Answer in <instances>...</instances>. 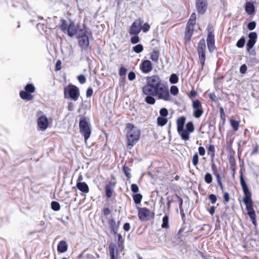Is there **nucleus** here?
<instances>
[{"label": "nucleus", "instance_id": "nucleus-1", "mask_svg": "<svg viewBox=\"0 0 259 259\" xmlns=\"http://www.w3.org/2000/svg\"><path fill=\"white\" fill-rule=\"evenodd\" d=\"M240 184L243 192V201L245 204L246 208L247 211V214L249 215L252 224L254 227L257 226V222L256 221L255 212L253 208V201L251 199V193L249 191L248 187L244 180L242 174H241L240 177Z\"/></svg>", "mask_w": 259, "mask_h": 259}, {"label": "nucleus", "instance_id": "nucleus-2", "mask_svg": "<svg viewBox=\"0 0 259 259\" xmlns=\"http://www.w3.org/2000/svg\"><path fill=\"white\" fill-rule=\"evenodd\" d=\"M162 83L161 80L158 75L147 77L146 84L142 89L143 94L145 95H152Z\"/></svg>", "mask_w": 259, "mask_h": 259}, {"label": "nucleus", "instance_id": "nucleus-3", "mask_svg": "<svg viewBox=\"0 0 259 259\" xmlns=\"http://www.w3.org/2000/svg\"><path fill=\"white\" fill-rule=\"evenodd\" d=\"M126 130L127 145L133 147L140 139V131L131 123L126 124Z\"/></svg>", "mask_w": 259, "mask_h": 259}, {"label": "nucleus", "instance_id": "nucleus-4", "mask_svg": "<svg viewBox=\"0 0 259 259\" xmlns=\"http://www.w3.org/2000/svg\"><path fill=\"white\" fill-rule=\"evenodd\" d=\"M156 96L158 99L167 101L170 100V96L169 93L168 87L162 83L154 93L152 94Z\"/></svg>", "mask_w": 259, "mask_h": 259}, {"label": "nucleus", "instance_id": "nucleus-5", "mask_svg": "<svg viewBox=\"0 0 259 259\" xmlns=\"http://www.w3.org/2000/svg\"><path fill=\"white\" fill-rule=\"evenodd\" d=\"M24 91L20 92L21 98L26 101H31L33 99V96L31 93L34 92L35 88L32 84H28L25 87Z\"/></svg>", "mask_w": 259, "mask_h": 259}, {"label": "nucleus", "instance_id": "nucleus-6", "mask_svg": "<svg viewBox=\"0 0 259 259\" xmlns=\"http://www.w3.org/2000/svg\"><path fill=\"white\" fill-rule=\"evenodd\" d=\"M65 97L67 98L66 95H68L70 98L76 101L79 96L78 89L75 85H69L64 89Z\"/></svg>", "mask_w": 259, "mask_h": 259}, {"label": "nucleus", "instance_id": "nucleus-7", "mask_svg": "<svg viewBox=\"0 0 259 259\" xmlns=\"http://www.w3.org/2000/svg\"><path fill=\"white\" fill-rule=\"evenodd\" d=\"M197 52L201 67L203 68L205 64L206 53V45L204 39H202L199 41L197 47Z\"/></svg>", "mask_w": 259, "mask_h": 259}, {"label": "nucleus", "instance_id": "nucleus-8", "mask_svg": "<svg viewBox=\"0 0 259 259\" xmlns=\"http://www.w3.org/2000/svg\"><path fill=\"white\" fill-rule=\"evenodd\" d=\"M80 132L83 135L85 142L89 138L91 135V127L90 124L84 119L80 120L79 122Z\"/></svg>", "mask_w": 259, "mask_h": 259}, {"label": "nucleus", "instance_id": "nucleus-9", "mask_svg": "<svg viewBox=\"0 0 259 259\" xmlns=\"http://www.w3.org/2000/svg\"><path fill=\"white\" fill-rule=\"evenodd\" d=\"M185 122V118L181 117L177 119V131L179 134L181 136V138L185 141L188 139L187 133L184 132V125Z\"/></svg>", "mask_w": 259, "mask_h": 259}, {"label": "nucleus", "instance_id": "nucleus-10", "mask_svg": "<svg viewBox=\"0 0 259 259\" xmlns=\"http://www.w3.org/2000/svg\"><path fill=\"white\" fill-rule=\"evenodd\" d=\"M249 40L246 45V49L251 55H255V51L252 48L256 42L257 34L255 32H250L248 34Z\"/></svg>", "mask_w": 259, "mask_h": 259}, {"label": "nucleus", "instance_id": "nucleus-11", "mask_svg": "<svg viewBox=\"0 0 259 259\" xmlns=\"http://www.w3.org/2000/svg\"><path fill=\"white\" fill-rule=\"evenodd\" d=\"M193 115L196 118H199L203 114V111L201 102L198 100H192Z\"/></svg>", "mask_w": 259, "mask_h": 259}, {"label": "nucleus", "instance_id": "nucleus-12", "mask_svg": "<svg viewBox=\"0 0 259 259\" xmlns=\"http://www.w3.org/2000/svg\"><path fill=\"white\" fill-rule=\"evenodd\" d=\"M143 21L141 19H137L132 24L129 30V33L131 35H137L139 34L141 29V25Z\"/></svg>", "mask_w": 259, "mask_h": 259}, {"label": "nucleus", "instance_id": "nucleus-13", "mask_svg": "<svg viewBox=\"0 0 259 259\" xmlns=\"http://www.w3.org/2000/svg\"><path fill=\"white\" fill-rule=\"evenodd\" d=\"M196 10L199 14H203L207 8V0H196Z\"/></svg>", "mask_w": 259, "mask_h": 259}, {"label": "nucleus", "instance_id": "nucleus-14", "mask_svg": "<svg viewBox=\"0 0 259 259\" xmlns=\"http://www.w3.org/2000/svg\"><path fill=\"white\" fill-rule=\"evenodd\" d=\"M206 42L209 51L210 52H213L215 48L214 45V36L213 32L211 31L210 29L208 30Z\"/></svg>", "mask_w": 259, "mask_h": 259}, {"label": "nucleus", "instance_id": "nucleus-15", "mask_svg": "<svg viewBox=\"0 0 259 259\" xmlns=\"http://www.w3.org/2000/svg\"><path fill=\"white\" fill-rule=\"evenodd\" d=\"M78 45L81 51H87L89 47V40L88 35H81L78 39Z\"/></svg>", "mask_w": 259, "mask_h": 259}, {"label": "nucleus", "instance_id": "nucleus-16", "mask_svg": "<svg viewBox=\"0 0 259 259\" xmlns=\"http://www.w3.org/2000/svg\"><path fill=\"white\" fill-rule=\"evenodd\" d=\"M151 215V211L148 208L143 207L139 209L138 216L139 219L144 221L147 220Z\"/></svg>", "mask_w": 259, "mask_h": 259}, {"label": "nucleus", "instance_id": "nucleus-17", "mask_svg": "<svg viewBox=\"0 0 259 259\" xmlns=\"http://www.w3.org/2000/svg\"><path fill=\"white\" fill-rule=\"evenodd\" d=\"M37 124L39 129L41 131H44L48 126V119L46 116H41L38 118Z\"/></svg>", "mask_w": 259, "mask_h": 259}, {"label": "nucleus", "instance_id": "nucleus-18", "mask_svg": "<svg viewBox=\"0 0 259 259\" xmlns=\"http://www.w3.org/2000/svg\"><path fill=\"white\" fill-rule=\"evenodd\" d=\"M140 69L142 72L145 73H148L150 72L152 69V65L151 62L149 60H144L142 62Z\"/></svg>", "mask_w": 259, "mask_h": 259}, {"label": "nucleus", "instance_id": "nucleus-19", "mask_svg": "<svg viewBox=\"0 0 259 259\" xmlns=\"http://www.w3.org/2000/svg\"><path fill=\"white\" fill-rule=\"evenodd\" d=\"M109 251L110 259H117V252L115 244L111 243L109 245Z\"/></svg>", "mask_w": 259, "mask_h": 259}, {"label": "nucleus", "instance_id": "nucleus-20", "mask_svg": "<svg viewBox=\"0 0 259 259\" xmlns=\"http://www.w3.org/2000/svg\"><path fill=\"white\" fill-rule=\"evenodd\" d=\"M76 187L84 193H88L89 192V188L85 182H77L76 183Z\"/></svg>", "mask_w": 259, "mask_h": 259}, {"label": "nucleus", "instance_id": "nucleus-21", "mask_svg": "<svg viewBox=\"0 0 259 259\" xmlns=\"http://www.w3.org/2000/svg\"><path fill=\"white\" fill-rule=\"evenodd\" d=\"M115 186L114 182H109L108 184L106 186L105 191L106 195L108 198H110L112 196V194L113 191V188Z\"/></svg>", "mask_w": 259, "mask_h": 259}, {"label": "nucleus", "instance_id": "nucleus-22", "mask_svg": "<svg viewBox=\"0 0 259 259\" xmlns=\"http://www.w3.org/2000/svg\"><path fill=\"white\" fill-rule=\"evenodd\" d=\"M66 31H67V34L69 36L72 37L74 36L77 32V28L74 23L71 22Z\"/></svg>", "mask_w": 259, "mask_h": 259}, {"label": "nucleus", "instance_id": "nucleus-23", "mask_svg": "<svg viewBox=\"0 0 259 259\" xmlns=\"http://www.w3.org/2000/svg\"><path fill=\"white\" fill-rule=\"evenodd\" d=\"M57 250L59 252H64L67 250V245L65 241H61L58 245Z\"/></svg>", "mask_w": 259, "mask_h": 259}, {"label": "nucleus", "instance_id": "nucleus-24", "mask_svg": "<svg viewBox=\"0 0 259 259\" xmlns=\"http://www.w3.org/2000/svg\"><path fill=\"white\" fill-rule=\"evenodd\" d=\"M245 9L248 14L251 15L253 14L254 11L253 4L250 2H247L245 4Z\"/></svg>", "mask_w": 259, "mask_h": 259}, {"label": "nucleus", "instance_id": "nucleus-25", "mask_svg": "<svg viewBox=\"0 0 259 259\" xmlns=\"http://www.w3.org/2000/svg\"><path fill=\"white\" fill-rule=\"evenodd\" d=\"M186 129L184 130V132L187 133L188 139L187 140H188L189 139V134L191 133H192L194 130V127L192 122H189L187 123L186 125Z\"/></svg>", "mask_w": 259, "mask_h": 259}, {"label": "nucleus", "instance_id": "nucleus-26", "mask_svg": "<svg viewBox=\"0 0 259 259\" xmlns=\"http://www.w3.org/2000/svg\"><path fill=\"white\" fill-rule=\"evenodd\" d=\"M193 31V29H191L190 28H188L186 27V31H185V39L186 41H189L192 35Z\"/></svg>", "mask_w": 259, "mask_h": 259}, {"label": "nucleus", "instance_id": "nucleus-27", "mask_svg": "<svg viewBox=\"0 0 259 259\" xmlns=\"http://www.w3.org/2000/svg\"><path fill=\"white\" fill-rule=\"evenodd\" d=\"M159 55V52L154 50L150 54V59L153 61L156 62L158 60Z\"/></svg>", "mask_w": 259, "mask_h": 259}, {"label": "nucleus", "instance_id": "nucleus-28", "mask_svg": "<svg viewBox=\"0 0 259 259\" xmlns=\"http://www.w3.org/2000/svg\"><path fill=\"white\" fill-rule=\"evenodd\" d=\"M231 125L234 131H237L238 130L239 125V121L234 120L232 119H230Z\"/></svg>", "mask_w": 259, "mask_h": 259}, {"label": "nucleus", "instance_id": "nucleus-29", "mask_svg": "<svg viewBox=\"0 0 259 259\" xmlns=\"http://www.w3.org/2000/svg\"><path fill=\"white\" fill-rule=\"evenodd\" d=\"M167 120L163 117H158L157 118V124L159 126H163L166 124Z\"/></svg>", "mask_w": 259, "mask_h": 259}, {"label": "nucleus", "instance_id": "nucleus-30", "mask_svg": "<svg viewBox=\"0 0 259 259\" xmlns=\"http://www.w3.org/2000/svg\"><path fill=\"white\" fill-rule=\"evenodd\" d=\"M145 98V101L149 104H154L155 103V100L153 96L154 95H147Z\"/></svg>", "mask_w": 259, "mask_h": 259}, {"label": "nucleus", "instance_id": "nucleus-31", "mask_svg": "<svg viewBox=\"0 0 259 259\" xmlns=\"http://www.w3.org/2000/svg\"><path fill=\"white\" fill-rule=\"evenodd\" d=\"M61 24L60 26V29L63 31H66L68 28V25L66 24V21L64 19H61Z\"/></svg>", "mask_w": 259, "mask_h": 259}, {"label": "nucleus", "instance_id": "nucleus-32", "mask_svg": "<svg viewBox=\"0 0 259 259\" xmlns=\"http://www.w3.org/2000/svg\"><path fill=\"white\" fill-rule=\"evenodd\" d=\"M161 227L163 228H167L168 227V216L165 215L162 219V224Z\"/></svg>", "mask_w": 259, "mask_h": 259}, {"label": "nucleus", "instance_id": "nucleus-33", "mask_svg": "<svg viewBox=\"0 0 259 259\" xmlns=\"http://www.w3.org/2000/svg\"><path fill=\"white\" fill-rule=\"evenodd\" d=\"M142 196L140 194H136L133 196V199L136 204H139L142 200Z\"/></svg>", "mask_w": 259, "mask_h": 259}, {"label": "nucleus", "instance_id": "nucleus-34", "mask_svg": "<svg viewBox=\"0 0 259 259\" xmlns=\"http://www.w3.org/2000/svg\"><path fill=\"white\" fill-rule=\"evenodd\" d=\"M133 50L137 53H140L143 51V46L141 44L137 45L133 48Z\"/></svg>", "mask_w": 259, "mask_h": 259}, {"label": "nucleus", "instance_id": "nucleus-35", "mask_svg": "<svg viewBox=\"0 0 259 259\" xmlns=\"http://www.w3.org/2000/svg\"><path fill=\"white\" fill-rule=\"evenodd\" d=\"M179 78L176 74H172L169 78V82L171 83L175 84L178 82Z\"/></svg>", "mask_w": 259, "mask_h": 259}, {"label": "nucleus", "instance_id": "nucleus-36", "mask_svg": "<svg viewBox=\"0 0 259 259\" xmlns=\"http://www.w3.org/2000/svg\"><path fill=\"white\" fill-rule=\"evenodd\" d=\"M51 207L54 210L58 211L60 209V206L58 202L56 201H53L51 203Z\"/></svg>", "mask_w": 259, "mask_h": 259}, {"label": "nucleus", "instance_id": "nucleus-37", "mask_svg": "<svg viewBox=\"0 0 259 259\" xmlns=\"http://www.w3.org/2000/svg\"><path fill=\"white\" fill-rule=\"evenodd\" d=\"M204 181L207 184H210L212 182V177L211 174L207 173L204 176Z\"/></svg>", "mask_w": 259, "mask_h": 259}, {"label": "nucleus", "instance_id": "nucleus-38", "mask_svg": "<svg viewBox=\"0 0 259 259\" xmlns=\"http://www.w3.org/2000/svg\"><path fill=\"white\" fill-rule=\"evenodd\" d=\"M245 42V38L244 37H241L239 40H238L236 44V46L239 48H243L244 46Z\"/></svg>", "mask_w": 259, "mask_h": 259}, {"label": "nucleus", "instance_id": "nucleus-39", "mask_svg": "<svg viewBox=\"0 0 259 259\" xmlns=\"http://www.w3.org/2000/svg\"><path fill=\"white\" fill-rule=\"evenodd\" d=\"M196 20H192L190 19L189 20V21L187 24V26L186 27L188 28H190L191 29H194V25L195 24Z\"/></svg>", "mask_w": 259, "mask_h": 259}, {"label": "nucleus", "instance_id": "nucleus-40", "mask_svg": "<svg viewBox=\"0 0 259 259\" xmlns=\"http://www.w3.org/2000/svg\"><path fill=\"white\" fill-rule=\"evenodd\" d=\"M170 92L172 95L175 96L178 94L179 90H178V88L176 86L172 85L170 87Z\"/></svg>", "mask_w": 259, "mask_h": 259}, {"label": "nucleus", "instance_id": "nucleus-41", "mask_svg": "<svg viewBox=\"0 0 259 259\" xmlns=\"http://www.w3.org/2000/svg\"><path fill=\"white\" fill-rule=\"evenodd\" d=\"M198 161H199V157H198V154L197 153H195L193 155V158H192L193 164L194 166H196L198 164Z\"/></svg>", "mask_w": 259, "mask_h": 259}, {"label": "nucleus", "instance_id": "nucleus-42", "mask_svg": "<svg viewBox=\"0 0 259 259\" xmlns=\"http://www.w3.org/2000/svg\"><path fill=\"white\" fill-rule=\"evenodd\" d=\"M123 171L125 174V175L127 177V178H130L131 177V174H130V169L127 167V166H123Z\"/></svg>", "mask_w": 259, "mask_h": 259}, {"label": "nucleus", "instance_id": "nucleus-43", "mask_svg": "<svg viewBox=\"0 0 259 259\" xmlns=\"http://www.w3.org/2000/svg\"><path fill=\"white\" fill-rule=\"evenodd\" d=\"M159 112L160 115L163 117H165L168 115L167 110L164 108L161 109Z\"/></svg>", "mask_w": 259, "mask_h": 259}, {"label": "nucleus", "instance_id": "nucleus-44", "mask_svg": "<svg viewBox=\"0 0 259 259\" xmlns=\"http://www.w3.org/2000/svg\"><path fill=\"white\" fill-rule=\"evenodd\" d=\"M139 40V37L137 35H135L131 39V42L134 44L138 43Z\"/></svg>", "mask_w": 259, "mask_h": 259}, {"label": "nucleus", "instance_id": "nucleus-45", "mask_svg": "<svg viewBox=\"0 0 259 259\" xmlns=\"http://www.w3.org/2000/svg\"><path fill=\"white\" fill-rule=\"evenodd\" d=\"M141 30H142L143 32H146L149 30L150 26L148 23H146L142 26H141Z\"/></svg>", "mask_w": 259, "mask_h": 259}, {"label": "nucleus", "instance_id": "nucleus-46", "mask_svg": "<svg viewBox=\"0 0 259 259\" xmlns=\"http://www.w3.org/2000/svg\"><path fill=\"white\" fill-rule=\"evenodd\" d=\"M211 169H212V171L214 175L219 174V172L218 171L217 167L214 163H212L211 164Z\"/></svg>", "mask_w": 259, "mask_h": 259}, {"label": "nucleus", "instance_id": "nucleus-47", "mask_svg": "<svg viewBox=\"0 0 259 259\" xmlns=\"http://www.w3.org/2000/svg\"><path fill=\"white\" fill-rule=\"evenodd\" d=\"M77 79H78V80L79 81V82L81 84L85 83V82L86 81V78L83 75H79L77 77Z\"/></svg>", "mask_w": 259, "mask_h": 259}, {"label": "nucleus", "instance_id": "nucleus-48", "mask_svg": "<svg viewBox=\"0 0 259 259\" xmlns=\"http://www.w3.org/2000/svg\"><path fill=\"white\" fill-rule=\"evenodd\" d=\"M255 26L256 24L254 22H251L249 23L247 25V27L250 30H253L255 28Z\"/></svg>", "mask_w": 259, "mask_h": 259}, {"label": "nucleus", "instance_id": "nucleus-49", "mask_svg": "<svg viewBox=\"0 0 259 259\" xmlns=\"http://www.w3.org/2000/svg\"><path fill=\"white\" fill-rule=\"evenodd\" d=\"M209 199L211 201V202L212 204H214L217 201V197L214 194H211L209 196Z\"/></svg>", "mask_w": 259, "mask_h": 259}, {"label": "nucleus", "instance_id": "nucleus-50", "mask_svg": "<svg viewBox=\"0 0 259 259\" xmlns=\"http://www.w3.org/2000/svg\"><path fill=\"white\" fill-rule=\"evenodd\" d=\"M247 70V66L245 64L241 65L240 67L239 70L240 73L242 74L245 73Z\"/></svg>", "mask_w": 259, "mask_h": 259}, {"label": "nucleus", "instance_id": "nucleus-51", "mask_svg": "<svg viewBox=\"0 0 259 259\" xmlns=\"http://www.w3.org/2000/svg\"><path fill=\"white\" fill-rule=\"evenodd\" d=\"M131 190L134 193H137L139 191V188L136 184H133L131 186Z\"/></svg>", "mask_w": 259, "mask_h": 259}, {"label": "nucleus", "instance_id": "nucleus-52", "mask_svg": "<svg viewBox=\"0 0 259 259\" xmlns=\"http://www.w3.org/2000/svg\"><path fill=\"white\" fill-rule=\"evenodd\" d=\"M197 93L195 91L192 90L189 94V97L192 101V100H194L193 98L195 97Z\"/></svg>", "mask_w": 259, "mask_h": 259}, {"label": "nucleus", "instance_id": "nucleus-53", "mask_svg": "<svg viewBox=\"0 0 259 259\" xmlns=\"http://www.w3.org/2000/svg\"><path fill=\"white\" fill-rule=\"evenodd\" d=\"M136 77L135 73L133 72H130L128 75V78L130 80H134Z\"/></svg>", "mask_w": 259, "mask_h": 259}, {"label": "nucleus", "instance_id": "nucleus-54", "mask_svg": "<svg viewBox=\"0 0 259 259\" xmlns=\"http://www.w3.org/2000/svg\"><path fill=\"white\" fill-rule=\"evenodd\" d=\"M199 153L201 156H203L205 154V150L203 147H199L198 148Z\"/></svg>", "mask_w": 259, "mask_h": 259}, {"label": "nucleus", "instance_id": "nucleus-55", "mask_svg": "<svg viewBox=\"0 0 259 259\" xmlns=\"http://www.w3.org/2000/svg\"><path fill=\"white\" fill-rule=\"evenodd\" d=\"M126 69L123 67H121L119 70V75L120 76H123L126 74Z\"/></svg>", "mask_w": 259, "mask_h": 259}, {"label": "nucleus", "instance_id": "nucleus-56", "mask_svg": "<svg viewBox=\"0 0 259 259\" xmlns=\"http://www.w3.org/2000/svg\"><path fill=\"white\" fill-rule=\"evenodd\" d=\"M81 35H87V31H86L85 30H80L78 32V39H79V37H81Z\"/></svg>", "mask_w": 259, "mask_h": 259}, {"label": "nucleus", "instance_id": "nucleus-57", "mask_svg": "<svg viewBox=\"0 0 259 259\" xmlns=\"http://www.w3.org/2000/svg\"><path fill=\"white\" fill-rule=\"evenodd\" d=\"M93 91L92 88H89L87 91V97H90L93 94Z\"/></svg>", "mask_w": 259, "mask_h": 259}, {"label": "nucleus", "instance_id": "nucleus-58", "mask_svg": "<svg viewBox=\"0 0 259 259\" xmlns=\"http://www.w3.org/2000/svg\"><path fill=\"white\" fill-rule=\"evenodd\" d=\"M130 228V224L128 223H125L123 225V229L125 231H128Z\"/></svg>", "mask_w": 259, "mask_h": 259}, {"label": "nucleus", "instance_id": "nucleus-59", "mask_svg": "<svg viewBox=\"0 0 259 259\" xmlns=\"http://www.w3.org/2000/svg\"><path fill=\"white\" fill-rule=\"evenodd\" d=\"M208 150L209 152H212V155L213 156L214 154V152H215V149H214V146L212 145H210L208 147Z\"/></svg>", "mask_w": 259, "mask_h": 259}, {"label": "nucleus", "instance_id": "nucleus-60", "mask_svg": "<svg viewBox=\"0 0 259 259\" xmlns=\"http://www.w3.org/2000/svg\"><path fill=\"white\" fill-rule=\"evenodd\" d=\"M61 62L60 60H58L56 64V70H59L61 69Z\"/></svg>", "mask_w": 259, "mask_h": 259}, {"label": "nucleus", "instance_id": "nucleus-61", "mask_svg": "<svg viewBox=\"0 0 259 259\" xmlns=\"http://www.w3.org/2000/svg\"><path fill=\"white\" fill-rule=\"evenodd\" d=\"M208 211H209V213L211 215H212L215 212V207L214 206H211Z\"/></svg>", "mask_w": 259, "mask_h": 259}, {"label": "nucleus", "instance_id": "nucleus-62", "mask_svg": "<svg viewBox=\"0 0 259 259\" xmlns=\"http://www.w3.org/2000/svg\"><path fill=\"white\" fill-rule=\"evenodd\" d=\"M224 199L225 201L228 202L229 201V195L228 193H225L224 195Z\"/></svg>", "mask_w": 259, "mask_h": 259}, {"label": "nucleus", "instance_id": "nucleus-63", "mask_svg": "<svg viewBox=\"0 0 259 259\" xmlns=\"http://www.w3.org/2000/svg\"><path fill=\"white\" fill-rule=\"evenodd\" d=\"M216 178H217V182L218 183V185H221L222 182H221V177H220V174H217L216 175H214Z\"/></svg>", "mask_w": 259, "mask_h": 259}, {"label": "nucleus", "instance_id": "nucleus-64", "mask_svg": "<svg viewBox=\"0 0 259 259\" xmlns=\"http://www.w3.org/2000/svg\"><path fill=\"white\" fill-rule=\"evenodd\" d=\"M220 113H221V117L222 118L225 119V113L224 111V109L222 107L220 108Z\"/></svg>", "mask_w": 259, "mask_h": 259}]
</instances>
